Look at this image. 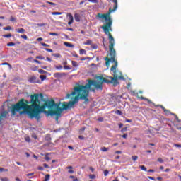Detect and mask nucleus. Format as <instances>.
Masks as SVG:
<instances>
[{"label": "nucleus", "instance_id": "1", "mask_svg": "<svg viewBox=\"0 0 181 181\" xmlns=\"http://www.w3.org/2000/svg\"><path fill=\"white\" fill-rule=\"evenodd\" d=\"M112 57V60L114 62L115 65L110 68L111 71L113 72V77L106 76L104 78L103 76H97L96 80L88 79L86 85H81L76 83L74 87V91L71 93H67L66 98L71 99L72 100L67 102H63L56 103L54 100H45L43 93H37V122L40 121V114L45 112L47 117H54L57 122H59V118L62 117L63 111H66L69 108H73L74 104L78 102V100H84L88 101V94L90 91L95 93V90H103V84L113 83L114 86L118 84L119 80H125L124 76L121 72L118 76L117 74V67H118V61L115 59V54L110 55Z\"/></svg>", "mask_w": 181, "mask_h": 181}, {"label": "nucleus", "instance_id": "2", "mask_svg": "<svg viewBox=\"0 0 181 181\" xmlns=\"http://www.w3.org/2000/svg\"><path fill=\"white\" fill-rule=\"evenodd\" d=\"M97 16L100 18V19H105L106 21L105 25L102 26V29L103 30L105 35H108L109 39V56H114L115 54V49H114V45H115V40H114V37H112V35H111V33L112 32V28L111 26L112 25V20H111V14L108 16V14H103V13H98Z\"/></svg>", "mask_w": 181, "mask_h": 181}, {"label": "nucleus", "instance_id": "3", "mask_svg": "<svg viewBox=\"0 0 181 181\" xmlns=\"http://www.w3.org/2000/svg\"><path fill=\"white\" fill-rule=\"evenodd\" d=\"M113 2L115 4L114 6H113V9L112 8H109L108 12L106 13L108 15H111V13H112V12H115V11H117V8H118V1L117 0H113Z\"/></svg>", "mask_w": 181, "mask_h": 181}, {"label": "nucleus", "instance_id": "4", "mask_svg": "<svg viewBox=\"0 0 181 181\" xmlns=\"http://www.w3.org/2000/svg\"><path fill=\"white\" fill-rule=\"evenodd\" d=\"M9 114L8 111H3L0 113V122H2L6 118V115Z\"/></svg>", "mask_w": 181, "mask_h": 181}, {"label": "nucleus", "instance_id": "5", "mask_svg": "<svg viewBox=\"0 0 181 181\" xmlns=\"http://www.w3.org/2000/svg\"><path fill=\"white\" fill-rule=\"evenodd\" d=\"M29 83L35 84L36 83H39V79L35 76H33L28 78Z\"/></svg>", "mask_w": 181, "mask_h": 181}, {"label": "nucleus", "instance_id": "6", "mask_svg": "<svg viewBox=\"0 0 181 181\" xmlns=\"http://www.w3.org/2000/svg\"><path fill=\"white\" fill-rule=\"evenodd\" d=\"M54 76L56 78H62V77H64L67 76V74L64 72H62V73L57 72L54 74Z\"/></svg>", "mask_w": 181, "mask_h": 181}, {"label": "nucleus", "instance_id": "7", "mask_svg": "<svg viewBox=\"0 0 181 181\" xmlns=\"http://www.w3.org/2000/svg\"><path fill=\"white\" fill-rule=\"evenodd\" d=\"M66 16L69 21L68 22V25H71L73 22H74V18L73 17V15H71V13H68Z\"/></svg>", "mask_w": 181, "mask_h": 181}, {"label": "nucleus", "instance_id": "8", "mask_svg": "<svg viewBox=\"0 0 181 181\" xmlns=\"http://www.w3.org/2000/svg\"><path fill=\"white\" fill-rule=\"evenodd\" d=\"M105 60L106 61L105 64L107 67H110V62H112V63H114L111 56H110V59L108 58V57H105Z\"/></svg>", "mask_w": 181, "mask_h": 181}, {"label": "nucleus", "instance_id": "9", "mask_svg": "<svg viewBox=\"0 0 181 181\" xmlns=\"http://www.w3.org/2000/svg\"><path fill=\"white\" fill-rule=\"evenodd\" d=\"M16 32H17V33H26V30H25L24 28H18L16 29Z\"/></svg>", "mask_w": 181, "mask_h": 181}, {"label": "nucleus", "instance_id": "10", "mask_svg": "<svg viewBox=\"0 0 181 181\" xmlns=\"http://www.w3.org/2000/svg\"><path fill=\"white\" fill-rule=\"evenodd\" d=\"M157 107H160V108L163 110V111L164 112H165L166 114H169V112H170L169 110H166V108H165V107H163V105H157Z\"/></svg>", "mask_w": 181, "mask_h": 181}, {"label": "nucleus", "instance_id": "11", "mask_svg": "<svg viewBox=\"0 0 181 181\" xmlns=\"http://www.w3.org/2000/svg\"><path fill=\"white\" fill-rule=\"evenodd\" d=\"M74 19H75L76 22H80V14L75 13L74 14Z\"/></svg>", "mask_w": 181, "mask_h": 181}, {"label": "nucleus", "instance_id": "12", "mask_svg": "<svg viewBox=\"0 0 181 181\" xmlns=\"http://www.w3.org/2000/svg\"><path fill=\"white\" fill-rule=\"evenodd\" d=\"M64 46H66V47H74V45H73V44L69 43L68 42H64Z\"/></svg>", "mask_w": 181, "mask_h": 181}, {"label": "nucleus", "instance_id": "13", "mask_svg": "<svg viewBox=\"0 0 181 181\" xmlns=\"http://www.w3.org/2000/svg\"><path fill=\"white\" fill-rule=\"evenodd\" d=\"M52 56H53V57H57V59H60V57H62V55L59 53L52 54Z\"/></svg>", "mask_w": 181, "mask_h": 181}, {"label": "nucleus", "instance_id": "14", "mask_svg": "<svg viewBox=\"0 0 181 181\" xmlns=\"http://www.w3.org/2000/svg\"><path fill=\"white\" fill-rule=\"evenodd\" d=\"M140 98H141V100H144V101H148V103H149V104H151V103H152V101H151V100H149L146 98H144V96H141Z\"/></svg>", "mask_w": 181, "mask_h": 181}, {"label": "nucleus", "instance_id": "15", "mask_svg": "<svg viewBox=\"0 0 181 181\" xmlns=\"http://www.w3.org/2000/svg\"><path fill=\"white\" fill-rule=\"evenodd\" d=\"M93 43V41L88 40H86V42H84V45H86V46H90V45H91Z\"/></svg>", "mask_w": 181, "mask_h": 181}, {"label": "nucleus", "instance_id": "16", "mask_svg": "<svg viewBox=\"0 0 181 181\" xmlns=\"http://www.w3.org/2000/svg\"><path fill=\"white\" fill-rule=\"evenodd\" d=\"M30 70H32V71H36L37 70V66L34 65L30 67Z\"/></svg>", "mask_w": 181, "mask_h": 181}, {"label": "nucleus", "instance_id": "17", "mask_svg": "<svg viewBox=\"0 0 181 181\" xmlns=\"http://www.w3.org/2000/svg\"><path fill=\"white\" fill-rule=\"evenodd\" d=\"M49 180H50V175L49 174H47L45 175V178L44 181H49Z\"/></svg>", "mask_w": 181, "mask_h": 181}, {"label": "nucleus", "instance_id": "18", "mask_svg": "<svg viewBox=\"0 0 181 181\" xmlns=\"http://www.w3.org/2000/svg\"><path fill=\"white\" fill-rule=\"evenodd\" d=\"M71 63L74 67H77L78 66V64H77V62L76 61H72Z\"/></svg>", "mask_w": 181, "mask_h": 181}, {"label": "nucleus", "instance_id": "19", "mask_svg": "<svg viewBox=\"0 0 181 181\" xmlns=\"http://www.w3.org/2000/svg\"><path fill=\"white\" fill-rule=\"evenodd\" d=\"M115 113L117 114V115H122V112L121 110H118L115 111Z\"/></svg>", "mask_w": 181, "mask_h": 181}, {"label": "nucleus", "instance_id": "20", "mask_svg": "<svg viewBox=\"0 0 181 181\" xmlns=\"http://www.w3.org/2000/svg\"><path fill=\"white\" fill-rule=\"evenodd\" d=\"M55 69L56 70H62L63 69V66L62 65L55 66Z\"/></svg>", "mask_w": 181, "mask_h": 181}, {"label": "nucleus", "instance_id": "21", "mask_svg": "<svg viewBox=\"0 0 181 181\" xmlns=\"http://www.w3.org/2000/svg\"><path fill=\"white\" fill-rule=\"evenodd\" d=\"M3 29L4 30H12V27L8 25L7 27H4Z\"/></svg>", "mask_w": 181, "mask_h": 181}, {"label": "nucleus", "instance_id": "22", "mask_svg": "<svg viewBox=\"0 0 181 181\" xmlns=\"http://www.w3.org/2000/svg\"><path fill=\"white\" fill-rule=\"evenodd\" d=\"M46 75H40V78L42 80V81L46 80Z\"/></svg>", "mask_w": 181, "mask_h": 181}, {"label": "nucleus", "instance_id": "23", "mask_svg": "<svg viewBox=\"0 0 181 181\" xmlns=\"http://www.w3.org/2000/svg\"><path fill=\"white\" fill-rule=\"evenodd\" d=\"M38 73H40V74H46V71L43 69H39Z\"/></svg>", "mask_w": 181, "mask_h": 181}, {"label": "nucleus", "instance_id": "24", "mask_svg": "<svg viewBox=\"0 0 181 181\" xmlns=\"http://www.w3.org/2000/svg\"><path fill=\"white\" fill-rule=\"evenodd\" d=\"M69 177L70 179H74L73 181H78V179L74 175H70Z\"/></svg>", "mask_w": 181, "mask_h": 181}, {"label": "nucleus", "instance_id": "25", "mask_svg": "<svg viewBox=\"0 0 181 181\" xmlns=\"http://www.w3.org/2000/svg\"><path fill=\"white\" fill-rule=\"evenodd\" d=\"M132 160H134V162L138 160V156H132Z\"/></svg>", "mask_w": 181, "mask_h": 181}, {"label": "nucleus", "instance_id": "26", "mask_svg": "<svg viewBox=\"0 0 181 181\" xmlns=\"http://www.w3.org/2000/svg\"><path fill=\"white\" fill-rule=\"evenodd\" d=\"M64 70H71V66H69L67 65L64 66Z\"/></svg>", "mask_w": 181, "mask_h": 181}, {"label": "nucleus", "instance_id": "27", "mask_svg": "<svg viewBox=\"0 0 181 181\" xmlns=\"http://www.w3.org/2000/svg\"><path fill=\"white\" fill-rule=\"evenodd\" d=\"M139 168L140 169H141V170L146 172V168L145 167V165H140Z\"/></svg>", "mask_w": 181, "mask_h": 181}, {"label": "nucleus", "instance_id": "28", "mask_svg": "<svg viewBox=\"0 0 181 181\" xmlns=\"http://www.w3.org/2000/svg\"><path fill=\"white\" fill-rule=\"evenodd\" d=\"M21 39H24V40H28V35H21Z\"/></svg>", "mask_w": 181, "mask_h": 181}, {"label": "nucleus", "instance_id": "29", "mask_svg": "<svg viewBox=\"0 0 181 181\" xmlns=\"http://www.w3.org/2000/svg\"><path fill=\"white\" fill-rule=\"evenodd\" d=\"M12 36V34H7V35H3L2 37H7V38H9Z\"/></svg>", "mask_w": 181, "mask_h": 181}, {"label": "nucleus", "instance_id": "30", "mask_svg": "<svg viewBox=\"0 0 181 181\" xmlns=\"http://www.w3.org/2000/svg\"><path fill=\"white\" fill-rule=\"evenodd\" d=\"M7 46L8 47H11L12 46H15V42H8V43H7Z\"/></svg>", "mask_w": 181, "mask_h": 181}, {"label": "nucleus", "instance_id": "31", "mask_svg": "<svg viewBox=\"0 0 181 181\" xmlns=\"http://www.w3.org/2000/svg\"><path fill=\"white\" fill-rule=\"evenodd\" d=\"M52 15H63L62 12H52Z\"/></svg>", "mask_w": 181, "mask_h": 181}, {"label": "nucleus", "instance_id": "32", "mask_svg": "<svg viewBox=\"0 0 181 181\" xmlns=\"http://www.w3.org/2000/svg\"><path fill=\"white\" fill-rule=\"evenodd\" d=\"M42 46H43L44 47H50V45L45 43V42H42L41 43Z\"/></svg>", "mask_w": 181, "mask_h": 181}, {"label": "nucleus", "instance_id": "33", "mask_svg": "<svg viewBox=\"0 0 181 181\" xmlns=\"http://www.w3.org/2000/svg\"><path fill=\"white\" fill-rule=\"evenodd\" d=\"M36 59H38L40 60H45V57L42 56H37Z\"/></svg>", "mask_w": 181, "mask_h": 181}, {"label": "nucleus", "instance_id": "34", "mask_svg": "<svg viewBox=\"0 0 181 181\" xmlns=\"http://www.w3.org/2000/svg\"><path fill=\"white\" fill-rule=\"evenodd\" d=\"M97 121L99 122H104V118L103 117H99L97 119Z\"/></svg>", "mask_w": 181, "mask_h": 181}, {"label": "nucleus", "instance_id": "35", "mask_svg": "<svg viewBox=\"0 0 181 181\" xmlns=\"http://www.w3.org/2000/svg\"><path fill=\"white\" fill-rule=\"evenodd\" d=\"M45 50H46V52H49V53H53V49H52L45 48Z\"/></svg>", "mask_w": 181, "mask_h": 181}, {"label": "nucleus", "instance_id": "36", "mask_svg": "<svg viewBox=\"0 0 181 181\" xmlns=\"http://www.w3.org/2000/svg\"><path fill=\"white\" fill-rule=\"evenodd\" d=\"M80 54H86V49H80Z\"/></svg>", "mask_w": 181, "mask_h": 181}, {"label": "nucleus", "instance_id": "37", "mask_svg": "<svg viewBox=\"0 0 181 181\" xmlns=\"http://www.w3.org/2000/svg\"><path fill=\"white\" fill-rule=\"evenodd\" d=\"M108 149H109L108 148L103 147V148H101V151L103 152H107L108 151Z\"/></svg>", "mask_w": 181, "mask_h": 181}, {"label": "nucleus", "instance_id": "38", "mask_svg": "<svg viewBox=\"0 0 181 181\" xmlns=\"http://www.w3.org/2000/svg\"><path fill=\"white\" fill-rule=\"evenodd\" d=\"M109 173H110V171H108V170H105L104 171V176H108Z\"/></svg>", "mask_w": 181, "mask_h": 181}, {"label": "nucleus", "instance_id": "39", "mask_svg": "<svg viewBox=\"0 0 181 181\" xmlns=\"http://www.w3.org/2000/svg\"><path fill=\"white\" fill-rule=\"evenodd\" d=\"M89 178H90V179H95V175H94V174H90V175H89Z\"/></svg>", "mask_w": 181, "mask_h": 181}, {"label": "nucleus", "instance_id": "40", "mask_svg": "<svg viewBox=\"0 0 181 181\" xmlns=\"http://www.w3.org/2000/svg\"><path fill=\"white\" fill-rule=\"evenodd\" d=\"M51 36H59V34L56 33H49Z\"/></svg>", "mask_w": 181, "mask_h": 181}, {"label": "nucleus", "instance_id": "41", "mask_svg": "<svg viewBox=\"0 0 181 181\" xmlns=\"http://www.w3.org/2000/svg\"><path fill=\"white\" fill-rule=\"evenodd\" d=\"M45 159L47 162H49V160H50V157H49L47 155H46Z\"/></svg>", "mask_w": 181, "mask_h": 181}, {"label": "nucleus", "instance_id": "42", "mask_svg": "<svg viewBox=\"0 0 181 181\" xmlns=\"http://www.w3.org/2000/svg\"><path fill=\"white\" fill-rule=\"evenodd\" d=\"M88 2H92V4H97V2H98V1L97 0H88Z\"/></svg>", "mask_w": 181, "mask_h": 181}, {"label": "nucleus", "instance_id": "43", "mask_svg": "<svg viewBox=\"0 0 181 181\" xmlns=\"http://www.w3.org/2000/svg\"><path fill=\"white\" fill-rule=\"evenodd\" d=\"M157 160L158 162H160V163H163V159H162L161 158H158Z\"/></svg>", "mask_w": 181, "mask_h": 181}, {"label": "nucleus", "instance_id": "44", "mask_svg": "<svg viewBox=\"0 0 181 181\" xmlns=\"http://www.w3.org/2000/svg\"><path fill=\"white\" fill-rule=\"evenodd\" d=\"M47 4H49V5H53L54 6H56V4L51 1H47Z\"/></svg>", "mask_w": 181, "mask_h": 181}, {"label": "nucleus", "instance_id": "45", "mask_svg": "<svg viewBox=\"0 0 181 181\" xmlns=\"http://www.w3.org/2000/svg\"><path fill=\"white\" fill-rule=\"evenodd\" d=\"M1 181H9V179L8 177H4L1 179Z\"/></svg>", "mask_w": 181, "mask_h": 181}, {"label": "nucleus", "instance_id": "46", "mask_svg": "<svg viewBox=\"0 0 181 181\" xmlns=\"http://www.w3.org/2000/svg\"><path fill=\"white\" fill-rule=\"evenodd\" d=\"M174 146L176 148H181V144H174Z\"/></svg>", "mask_w": 181, "mask_h": 181}, {"label": "nucleus", "instance_id": "47", "mask_svg": "<svg viewBox=\"0 0 181 181\" xmlns=\"http://www.w3.org/2000/svg\"><path fill=\"white\" fill-rule=\"evenodd\" d=\"M10 21L11 22H15L16 19L14 17H11Z\"/></svg>", "mask_w": 181, "mask_h": 181}, {"label": "nucleus", "instance_id": "48", "mask_svg": "<svg viewBox=\"0 0 181 181\" xmlns=\"http://www.w3.org/2000/svg\"><path fill=\"white\" fill-rule=\"evenodd\" d=\"M115 153H116V154H117V155H120L121 153H122V151H116L115 152Z\"/></svg>", "mask_w": 181, "mask_h": 181}, {"label": "nucleus", "instance_id": "49", "mask_svg": "<svg viewBox=\"0 0 181 181\" xmlns=\"http://www.w3.org/2000/svg\"><path fill=\"white\" fill-rule=\"evenodd\" d=\"M33 175H35V173H30L26 174V176H28V177L33 176Z\"/></svg>", "mask_w": 181, "mask_h": 181}, {"label": "nucleus", "instance_id": "50", "mask_svg": "<svg viewBox=\"0 0 181 181\" xmlns=\"http://www.w3.org/2000/svg\"><path fill=\"white\" fill-rule=\"evenodd\" d=\"M43 166H44V168H45L46 169H49V165L45 163V164H43Z\"/></svg>", "mask_w": 181, "mask_h": 181}, {"label": "nucleus", "instance_id": "51", "mask_svg": "<svg viewBox=\"0 0 181 181\" xmlns=\"http://www.w3.org/2000/svg\"><path fill=\"white\" fill-rule=\"evenodd\" d=\"M147 172H148V173H153L155 172V170H152V169H150Z\"/></svg>", "mask_w": 181, "mask_h": 181}, {"label": "nucleus", "instance_id": "52", "mask_svg": "<svg viewBox=\"0 0 181 181\" xmlns=\"http://www.w3.org/2000/svg\"><path fill=\"white\" fill-rule=\"evenodd\" d=\"M128 136L127 134H124L123 135H122V138H127Z\"/></svg>", "mask_w": 181, "mask_h": 181}, {"label": "nucleus", "instance_id": "53", "mask_svg": "<svg viewBox=\"0 0 181 181\" xmlns=\"http://www.w3.org/2000/svg\"><path fill=\"white\" fill-rule=\"evenodd\" d=\"M148 178L150 179V180H155V177H153L148 176Z\"/></svg>", "mask_w": 181, "mask_h": 181}, {"label": "nucleus", "instance_id": "54", "mask_svg": "<svg viewBox=\"0 0 181 181\" xmlns=\"http://www.w3.org/2000/svg\"><path fill=\"white\" fill-rule=\"evenodd\" d=\"M67 60H65L63 63H62V64L64 65V66H67Z\"/></svg>", "mask_w": 181, "mask_h": 181}, {"label": "nucleus", "instance_id": "55", "mask_svg": "<svg viewBox=\"0 0 181 181\" xmlns=\"http://www.w3.org/2000/svg\"><path fill=\"white\" fill-rule=\"evenodd\" d=\"M34 62H35V63H37L38 64H40V61H39V60H37V59H34Z\"/></svg>", "mask_w": 181, "mask_h": 181}, {"label": "nucleus", "instance_id": "56", "mask_svg": "<svg viewBox=\"0 0 181 181\" xmlns=\"http://www.w3.org/2000/svg\"><path fill=\"white\" fill-rule=\"evenodd\" d=\"M68 149H71V151H73V149H74V148H73V146H68Z\"/></svg>", "mask_w": 181, "mask_h": 181}, {"label": "nucleus", "instance_id": "57", "mask_svg": "<svg viewBox=\"0 0 181 181\" xmlns=\"http://www.w3.org/2000/svg\"><path fill=\"white\" fill-rule=\"evenodd\" d=\"M124 127V124L122 123H119V128H122Z\"/></svg>", "mask_w": 181, "mask_h": 181}, {"label": "nucleus", "instance_id": "58", "mask_svg": "<svg viewBox=\"0 0 181 181\" xmlns=\"http://www.w3.org/2000/svg\"><path fill=\"white\" fill-rule=\"evenodd\" d=\"M87 59H88V57H83L81 59V60L83 62L84 60H87Z\"/></svg>", "mask_w": 181, "mask_h": 181}, {"label": "nucleus", "instance_id": "59", "mask_svg": "<svg viewBox=\"0 0 181 181\" xmlns=\"http://www.w3.org/2000/svg\"><path fill=\"white\" fill-rule=\"evenodd\" d=\"M37 40L38 42H42V40H43V38L39 37V38L37 39Z\"/></svg>", "mask_w": 181, "mask_h": 181}, {"label": "nucleus", "instance_id": "60", "mask_svg": "<svg viewBox=\"0 0 181 181\" xmlns=\"http://www.w3.org/2000/svg\"><path fill=\"white\" fill-rule=\"evenodd\" d=\"M25 141H26L27 142H30V138H29V137L26 138V139H25Z\"/></svg>", "mask_w": 181, "mask_h": 181}, {"label": "nucleus", "instance_id": "61", "mask_svg": "<svg viewBox=\"0 0 181 181\" xmlns=\"http://www.w3.org/2000/svg\"><path fill=\"white\" fill-rule=\"evenodd\" d=\"M89 169L91 172H94V168L93 167H90Z\"/></svg>", "mask_w": 181, "mask_h": 181}, {"label": "nucleus", "instance_id": "62", "mask_svg": "<svg viewBox=\"0 0 181 181\" xmlns=\"http://www.w3.org/2000/svg\"><path fill=\"white\" fill-rule=\"evenodd\" d=\"M78 138H79V139H81V140L84 139V136H79Z\"/></svg>", "mask_w": 181, "mask_h": 181}, {"label": "nucleus", "instance_id": "63", "mask_svg": "<svg viewBox=\"0 0 181 181\" xmlns=\"http://www.w3.org/2000/svg\"><path fill=\"white\" fill-rule=\"evenodd\" d=\"M43 167H38V170H43Z\"/></svg>", "mask_w": 181, "mask_h": 181}, {"label": "nucleus", "instance_id": "64", "mask_svg": "<svg viewBox=\"0 0 181 181\" xmlns=\"http://www.w3.org/2000/svg\"><path fill=\"white\" fill-rule=\"evenodd\" d=\"M66 169H73V166H68L66 167Z\"/></svg>", "mask_w": 181, "mask_h": 181}]
</instances>
